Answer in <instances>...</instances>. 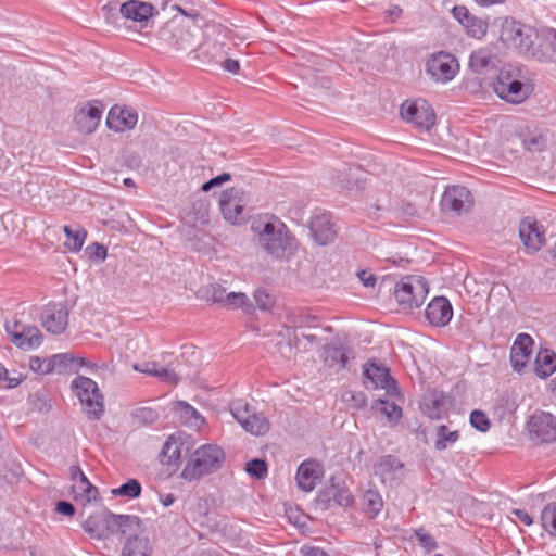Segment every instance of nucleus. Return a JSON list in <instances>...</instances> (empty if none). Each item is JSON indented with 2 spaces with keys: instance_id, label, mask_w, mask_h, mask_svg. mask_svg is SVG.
<instances>
[{
  "instance_id": "16",
  "label": "nucleus",
  "mask_w": 556,
  "mask_h": 556,
  "mask_svg": "<svg viewBox=\"0 0 556 556\" xmlns=\"http://www.w3.org/2000/svg\"><path fill=\"white\" fill-rule=\"evenodd\" d=\"M529 431L541 442H553L556 440V417L551 413L536 412L529 420Z\"/></svg>"
},
{
  "instance_id": "44",
  "label": "nucleus",
  "mask_w": 556,
  "mask_h": 556,
  "mask_svg": "<svg viewBox=\"0 0 556 556\" xmlns=\"http://www.w3.org/2000/svg\"><path fill=\"white\" fill-rule=\"evenodd\" d=\"M542 527L553 536H556V502L546 505L541 513Z\"/></svg>"
},
{
  "instance_id": "45",
  "label": "nucleus",
  "mask_w": 556,
  "mask_h": 556,
  "mask_svg": "<svg viewBox=\"0 0 556 556\" xmlns=\"http://www.w3.org/2000/svg\"><path fill=\"white\" fill-rule=\"evenodd\" d=\"M463 26L470 37L478 39L482 38L488 30V23L472 14L468 18V23H464Z\"/></svg>"
},
{
  "instance_id": "55",
  "label": "nucleus",
  "mask_w": 556,
  "mask_h": 556,
  "mask_svg": "<svg viewBox=\"0 0 556 556\" xmlns=\"http://www.w3.org/2000/svg\"><path fill=\"white\" fill-rule=\"evenodd\" d=\"M87 251L91 258L103 261L106 256V248L103 244L93 242L87 247Z\"/></svg>"
},
{
  "instance_id": "8",
  "label": "nucleus",
  "mask_w": 556,
  "mask_h": 556,
  "mask_svg": "<svg viewBox=\"0 0 556 556\" xmlns=\"http://www.w3.org/2000/svg\"><path fill=\"white\" fill-rule=\"evenodd\" d=\"M400 114L403 121L422 131H429L435 124V113L426 100L404 101Z\"/></svg>"
},
{
  "instance_id": "4",
  "label": "nucleus",
  "mask_w": 556,
  "mask_h": 556,
  "mask_svg": "<svg viewBox=\"0 0 556 556\" xmlns=\"http://www.w3.org/2000/svg\"><path fill=\"white\" fill-rule=\"evenodd\" d=\"M224 459L225 454L217 445H201L190 456V459L181 472V477L192 481L203 476L211 475L222 467Z\"/></svg>"
},
{
  "instance_id": "7",
  "label": "nucleus",
  "mask_w": 556,
  "mask_h": 556,
  "mask_svg": "<svg viewBox=\"0 0 556 556\" xmlns=\"http://www.w3.org/2000/svg\"><path fill=\"white\" fill-rule=\"evenodd\" d=\"M429 291L428 282L418 276H406L395 285L394 298L402 311L421 306Z\"/></svg>"
},
{
  "instance_id": "27",
  "label": "nucleus",
  "mask_w": 556,
  "mask_h": 556,
  "mask_svg": "<svg viewBox=\"0 0 556 556\" xmlns=\"http://www.w3.org/2000/svg\"><path fill=\"white\" fill-rule=\"evenodd\" d=\"M470 70L479 75H485L495 68V55L489 48H480L469 56Z\"/></svg>"
},
{
  "instance_id": "29",
  "label": "nucleus",
  "mask_w": 556,
  "mask_h": 556,
  "mask_svg": "<svg viewBox=\"0 0 556 556\" xmlns=\"http://www.w3.org/2000/svg\"><path fill=\"white\" fill-rule=\"evenodd\" d=\"M42 334L38 327L24 325L20 332H14L13 344L22 350H31L41 344Z\"/></svg>"
},
{
  "instance_id": "39",
  "label": "nucleus",
  "mask_w": 556,
  "mask_h": 556,
  "mask_svg": "<svg viewBox=\"0 0 556 556\" xmlns=\"http://www.w3.org/2000/svg\"><path fill=\"white\" fill-rule=\"evenodd\" d=\"M458 439V431H450L445 425H441L437 428V440L434 442V447L438 451H444L448 444L455 443Z\"/></svg>"
},
{
  "instance_id": "11",
  "label": "nucleus",
  "mask_w": 556,
  "mask_h": 556,
  "mask_svg": "<svg viewBox=\"0 0 556 556\" xmlns=\"http://www.w3.org/2000/svg\"><path fill=\"white\" fill-rule=\"evenodd\" d=\"M444 213L460 215L467 213L473 205L471 192L463 186L447 187L440 201Z\"/></svg>"
},
{
  "instance_id": "20",
  "label": "nucleus",
  "mask_w": 556,
  "mask_h": 556,
  "mask_svg": "<svg viewBox=\"0 0 556 556\" xmlns=\"http://www.w3.org/2000/svg\"><path fill=\"white\" fill-rule=\"evenodd\" d=\"M138 121L136 111L128 108L113 106L108 114L106 125L110 129L122 132L126 129H132Z\"/></svg>"
},
{
  "instance_id": "57",
  "label": "nucleus",
  "mask_w": 556,
  "mask_h": 556,
  "mask_svg": "<svg viewBox=\"0 0 556 556\" xmlns=\"http://www.w3.org/2000/svg\"><path fill=\"white\" fill-rule=\"evenodd\" d=\"M453 16L463 25L464 23H468V18L471 16V13L468 11L466 7L457 5L452 11Z\"/></svg>"
},
{
  "instance_id": "23",
  "label": "nucleus",
  "mask_w": 556,
  "mask_h": 556,
  "mask_svg": "<svg viewBox=\"0 0 556 556\" xmlns=\"http://www.w3.org/2000/svg\"><path fill=\"white\" fill-rule=\"evenodd\" d=\"M139 530L132 531L131 533L123 534L126 536V542L122 549V556H150L152 553V546L149 539L146 535L139 534Z\"/></svg>"
},
{
  "instance_id": "35",
  "label": "nucleus",
  "mask_w": 556,
  "mask_h": 556,
  "mask_svg": "<svg viewBox=\"0 0 556 556\" xmlns=\"http://www.w3.org/2000/svg\"><path fill=\"white\" fill-rule=\"evenodd\" d=\"M362 505L365 513L370 517H376L383 507L381 495L374 490H368L363 494Z\"/></svg>"
},
{
  "instance_id": "58",
  "label": "nucleus",
  "mask_w": 556,
  "mask_h": 556,
  "mask_svg": "<svg viewBox=\"0 0 556 556\" xmlns=\"http://www.w3.org/2000/svg\"><path fill=\"white\" fill-rule=\"evenodd\" d=\"M357 277L359 278V280L362 281V283L365 286V287H375L376 282H377V277L368 271V270H359L357 271Z\"/></svg>"
},
{
  "instance_id": "13",
  "label": "nucleus",
  "mask_w": 556,
  "mask_h": 556,
  "mask_svg": "<svg viewBox=\"0 0 556 556\" xmlns=\"http://www.w3.org/2000/svg\"><path fill=\"white\" fill-rule=\"evenodd\" d=\"M519 238L528 253H536L545 244V228L535 218L527 216L519 223Z\"/></svg>"
},
{
  "instance_id": "9",
  "label": "nucleus",
  "mask_w": 556,
  "mask_h": 556,
  "mask_svg": "<svg viewBox=\"0 0 556 556\" xmlns=\"http://www.w3.org/2000/svg\"><path fill=\"white\" fill-rule=\"evenodd\" d=\"M456 58L444 51L432 54L426 63L427 74L438 83L452 80L458 72Z\"/></svg>"
},
{
  "instance_id": "1",
  "label": "nucleus",
  "mask_w": 556,
  "mask_h": 556,
  "mask_svg": "<svg viewBox=\"0 0 556 556\" xmlns=\"http://www.w3.org/2000/svg\"><path fill=\"white\" fill-rule=\"evenodd\" d=\"M260 247L270 256L281 260L292 254L293 237L289 229L275 216L252 224Z\"/></svg>"
},
{
  "instance_id": "62",
  "label": "nucleus",
  "mask_w": 556,
  "mask_h": 556,
  "mask_svg": "<svg viewBox=\"0 0 556 556\" xmlns=\"http://www.w3.org/2000/svg\"><path fill=\"white\" fill-rule=\"evenodd\" d=\"M81 491L87 502L96 500L99 494L98 489L92 484L83 488Z\"/></svg>"
},
{
  "instance_id": "19",
  "label": "nucleus",
  "mask_w": 556,
  "mask_h": 556,
  "mask_svg": "<svg viewBox=\"0 0 556 556\" xmlns=\"http://www.w3.org/2000/svg\"><path fill=\"white\" fill-rule=\"evenodd\" d=\"M309 230L314 240L320 245H326L332 242L337 236L334 224L332 223L330 215L326 213L316 215L312 218Z\"/></svg>"
},
{
  "instance_id": "48",
  "label": "nucleus",
  "mask_w": 556,
  "mask_h": 556,
  "mask_svg": "<svg viewBox=\"0 0 556 556\" xmlns=\"http://www.w3.org/2000/svg\"><path fill=\"white\" fill-rule=\"evenodd\" d=\"M470 424L475 429L481 432H486L491 427V422L486 414L479 409L471 412Z\"/></svg>"
},
{
  "instance_id": "64",
  "label": "nucleus",
  "mask_w": 556,
  "mask_h": 556,
  "mask_svg": "<svg viewBox=\"0 0 556 556\" xmlns=\"http://www.w3.org/2000/svg\"><path fill=\"white\" fill-rule=\"evenodd\" d=\"M79 367H87L91 370H94L97 365L86 358L76 357L75 371H77Z\"/></svg>"
},
{
  "instance_id": "40",
  "label": "nucleus",
  "mask_w": 556,
  "mask_h": 556,
  "mask_svg": "<svg viewBox=\"0 0 556 556\" xmlns=\"http://www.w3.org/2000/svg\"><path fill=\"white\" fill-rule=\"evenodd\" d=\"M287 320L290 324V328L294 330L301 328H312L315 327L316 317L306 312H298L291 313L287 316Z\"/></svg>"
},
{
  "instance_id": "25",
  "label": "nucleus",
  "mask_w": 556,
  "mask_h": 556,
  "mask_svg": "<svg viewBox=\"0 0 556 556\" xmlns=\"http://www.w3.org/2000/svg\"><path fill=\"white\" fill-rule=\"evenodd\" d=\"M119 12L127 20L143 23L153 16L154 7L148 2L129 0L121 5Z\"/></svg>"
},
{
  "instance_id": "18",
  "label": "nucleus",
  "mask_w": 556,
  "mask_h": 556,
  "mask_svg": "<svg viewBox=\"0 0 556 556\" xmlns=\"http://www.w3.org/2000/svg\"><path fill=\"white\" fill-rule=\"evenodd\" d=\"M533 339L528 333H519L510 350V363L515 371L521 374L532 354Z\"/></svg>"
},
{
  "instance_id": "15",
  "label": "nucleus",
  "mask_w": 556,
  "mask_h": 556,
  "mask_svg": "<svg viewBox=\"0 0 556 556\" xmlns=\"http://www.w3.org/2000/svg\"><path fill=\"white\" fill-rule=\"evenodd\" d=\"M159 38L168 47L178 51L191 50L194 46L193 35L185 26L167 23L159 30Z\"/></svg>"
},
{
  "instance_id": "21",
  "label": "nucleus",
  "mask_w": 556,
  "mask_h": 556,
  "mask_svg": "<svg viewBox=\"0 0 556 556\" xmlns=\"http://www.w3.org/2000/svg\"><path fill=\"white\" fill-rule=\"evenodd\" d=\"M102 116V109L96 104H87L79 109L75 116L74 122L78 131L83 134L93 132L100 124Z\"/></svg>"
},
{
  "instance_id": "12",
  "label": "nucleus",
  "mask_w": 556,
  "mask_h": 556,
  "mask_svg": "<svg viewBox=\"0 0 556 556\" xmlns=\"http://www.w3.org/2000/svg\"><path fill=\"white\" fill-rule=\"evenodd\" d=\"M245 192L242 188L232 187L225 190L219 199V206L224 218L231 224H241Z\"/></svg>"
},
{
  "instance_id": "47",
  "label": "nucleus",
  "mask_w": 556,
  "mask_h": 556,
  "mask_svg": "<svg viewBox=\"0 0 556 556\" xmlns=\"http://www.w3.org/2000/svg\"><path fill=\"white\" fill-rule=\"evenodd\" d=\"M29 368L39 375H48L53 371L50 357L41 358L39 356H31L29 358Z\"/></svg>"
},
{
  "instance_id": "52",
  "label": "nucleus",
  "mask_w": 556,
  "mask_h": 556,
  "mask_svg": "<svg viewBox=\"0 0 556 556\" xmlns=\"http://www.w3.org/2000/svg\"><path fill=\"white\" fill-rule=\"evenodd\" d=\"M254 300L257 307L262 311L269 309L274 304L271 295L263 289H258L254 292Z\"/></svg>"
},
{
  "instance_id": "61",
  "label": "nucleus",
  "mask_w": 556,
  "mask_h": 556,
  "mask_svg": "<svg viewBox=\"0 0 556 556\" xmlns=\"http://www.w3.org/2000/svg\"><path fill=\"white\" fill-rule=\"evenodd\" d=\"M222 67L229 73L237 74L240 70V64L237 60L226 59L223 62Z\"/></svg>"
},
{
  "instance_id": "30",
  "label": "nucleus",
  "mask_w": 556,
  "mask_h": 556,
  "mask_svg": "<svg viewBox=\"0 0 556 556\" xmlns=\"http://www.w3.org/2000/svg\"><path fill=\"white\" fill-rule=\"evenodd\" d=\"M403 468V463L395 456H381L374 465V472L379 476L383 482L391 481L395 478L397 471Z\"/></svg>"
},
{
  "instance_id": "51",
  "label": "nucleus",
  "mask_w": 556,
  "mask_h": 556,
  "mask_svg": "<svg viewBox=\"0 0 556 556\" xmlns=\"http://www.w3.org/2000/svg\"><path fill=\"white\" fill-rule=\"evenodd\" d=\"M135 417L142 424H153L159 419V413L150 407H142L136 410Z\"/></svg>"
},
{
  "instance_id": "2",
  "label": "nucleus",
  "mask_w": 556,
  "mask_h": 556,
  "mask_svg": "<svg viewBox=\"0 0 556 556\" xmlns=\"http://www.w3.org/2000/svg\"><path fill=\"white\" fill-rule=\"evenodd\" d=\"M141 520L137 516L115 515L108 509L91 514L83 523L91 539L106 540L115 533L127 534L140 529Z\"/></svg>"
},
{
  "instance_id": "49",
  "label": "nucleus",
  "mask_w": 556,
  "mask_h": 556,
  "mask_svg": "<svg viewBox=\"0 0 556 556\" xmlns=\"http://www.w3.org/2000/svg\"><path fill=\"white\" fill-rule=\"evenodd\" d=\"M248 303H249V298L245 295V293L228 292V294L225 295V303L223 306L233 309V308L244 307Z\"/></svg>"
},
{
  "instance_id": "36",
  "label": "nucleus",
  "mask_w": 556,
  "mask_h": 556,
  "mask_svg": "<svg viewBox=\"0 0 556 556\" xmlns=\"http://www.w3.org/2000/svg\"><path fill=\"white\" fill-rule=\"evenodd\" d=\"M372 409L383 414L389 421L397 422L402 418V408L394 402L378 399L372 403Z\"/></svg>"
},
{
  "instance_id": "38",
  "label": "nucleus",
  "mask_w": 556,
  "mask_h": 556,
  "mask_svg": "<svg viewBox=\"0 0 556 556\" xmlns=\"http://www.w3.org/2000/svg\"><path fill=\"white\" fill-rule=\"evenodd\" d=\"M175 409L177 413H179L184 422L189 424L190 426L198 427L201 422H203V417L199 414V412L186 402H177Z\"/></svg>"
},
{
  "instance_id": "54",
  "label": "nucleus",
  "mask_w": 556,
  "mask_h": 556,
  "mask_svg": "<svg viewBox=\"0 0 556 556\" xmlns=\"http://www.w3.org/2000/svg\"><path fill=\"white\" fill-rule=\"evenodd\" d=\"M231 179V175L228 174V173H223L210 180H207L206 182H204L201 187V190L204 191V192H207L210 191L211 189L215 188V187H218V186H222L224 182H227Z\"/></svg>"
},
{
  "instance_id": "6",
  "label": "nucleus",
  "mask_w": 556,
  "mask_h": 556,
  "mask_svg": "<svg viewBox=\"0 0 556 556\" xmlns=\"http://www.w3.org/2000/svg\"><path fill=\"white\" fill-rule=\"evenodd\" d=\"M72 389L79 399L84 413L89 419L98 420L104 413L103 395L96 381L78 376L72 381Z\"/></svg>"
},
{
  "instance_id": "60",
  "label": "nucleus",
  "mask_w": 556,
  "mask_h": 556,
  "mask_svg": "<svg viewBox=\"0 0 556 556\" xmlns=\"http://www.w3.org/2000/svg\"><path fill=\"white\" fill-rule=\"evenodd\" d=\"M23 326H24V324H22V323H20L17 320L7 321L5 323V331L9 334L10 340H11L12 343H13L14 332H20L21 331V327H23Z\"/></svg>"
},
{
  "instance_id": "59",
  "label": "nucleus",
  "mask_w": 556,
  "mask_h": 556,
  "mask_svg": "<svg viewBox=\"0 0 556 556\" xmlns=\"http://www.w3.org/2000/svg\"><path fill=\"white\" fill-rule=\"evenodd\" d=\"M0 380L7 381L10 388H15L21 383L20 378H10L8 369L0 363Z\"/></svg>"
},
{
  "instance_id": "32",
  "label": "nucleus",
  "mask_w": 556,
  "mask_h": 556,
  "mask_svg": "<svg viewBox=\"0 0 556 556\" xmlns=\"http://www.w3.org/2000/svg\"><path fill=\"white\" fill-rule=\"evenodd\" d=\"M321 495L325 497V501H332L334 504L343 507H348L353 503V495L351 492L337 484L329 485Z\"/></svg>"
},
{
  "instance_id": "41",
  "label": "nucleus",
  "mask_w": 556,
  "mask_h": 556,
  "mask_svg": "<svg viewBox=\"0 0 556 556\" xmlns=\"http://www.w3.org/2000/svg\"><path fill=\"white\" fill-rule=\"evenodd\" d=\"M53 371L58 370L59 374L70 369L75 371L76 357L71 353H59L50 357Z\"/></svg>"
},
{
  "instance_id": "50",
  "label": "nucleus",
  "mask_w": 556,
  "mask_h": 556,
  "mask_svg": "<svg viewBox=\"0 0 556 556\" xmlns=\"http://www.w3.org/2000/svg\"><path fill=\"white\" fill-rule=\"evenodd\" d=\"M415 536L419 541L420 545L424 547L425 552L429 554L438 547V542L435 539L425 531V529L419 528L415 530Z\"/></svg>"
},
{
  "instance_id": "53",
  "label": "nucleus",
  "mask_w": 556,
  "mask_h": 556,
  "mask_svg": "<svg viewBox=\"0 0 556 556\" xmlns=\"http://www.w3.org/2000/svg\"><path fill=\"white\" fill-rule=\"evenodd\" d=\"M208 293H210V299L214 303L220 304L222 306L225 303V295L228 294L226 289L224 287H222L220 285H211Z\"/></svg>"
},
{
  "instance_id": "31",
  "label": "nucleus",
  "mask_w": 556,
  "mask_h": 556,
  "mask_svg": "<svg viewBox=\"0 0 556 556\" xmlns=\"http://www.w3.org/2000/svg\"><path fill=\"white\" fill-rule=\"evenodd\" d=\"M556 370V354L548 349L538 352L534 363V372L538 377L545 379Z\"/></svg>"
},
{
  "instance_id": "10",
  "label": "nucleus",
  "mask_w": 556,
  "mask_h": 556,
  "mask_svg": "<svg viewBox=\"0 0 556 556\" xmlns=\"http://www.w3.org/2000/svg\"><path fill=\"white\" fill-rule=\"evenodd\" d=\"M364 386L366 389H383L386 395L395 397L400 395L396 381L391 377L389 369L375 363H368L363 369Z\"/></svg>"
},
{
  "instance_id": "22",
  "label": "nucleus",
  "mask_w": 556,
  "mask_h": 556,
  "mask_svg": "<svg viewBox=\"0 0 556 556\" xmlns=\"http://www.w3.org/2000/svg\"><path fill=\"white\" fill-rule=\"evenodd\" d=\"M321 476L319 465L314 460L301 463L296 470V484L304 492H311L315 489L317 480Z\"/></svg>"
},
{
  "instance_id": "33",
  "label": "nucleus",
  "mask_w": 556,
  "mask_h": 556,
  "mask_svg": "<svg viewBox=\"0 0 556 556\" xmlns=\"http://www.w3.org/2000/svg\"><path fill=\"white\" fill-rule=\"evenodd\" d=\"M184 443L167 440L160 454V460L167 466H177L180 463Z\"/></svg>"
},
{
  "instance_id": "28",
  "label": "nucleus",
  "mask_w": 556,
  "mask_h": 556,
  "mask_svg": "<svg viewBox=\"0 0 556 556\" xmlns=\"http://www.w3.org/2000/svg\"><path fill=\"white\" fill-rule=\"evenodd\" d=\"M134 369L136 371L156 377L161 381L177 384L180 377L174 369L162 367L156 362H144L142 364H135Z\"/></svg>"
},
{
  "instance_id": "14",
  "label": "nucleus",
  "mask_w": 556,
  "mask_h": 556,
  "mask_svg": "<svg viewBox=\"0 0 556 556\" xmlns=\"http://www.w3.org/2000/svg\"><path fill=\"white\" fill-rule=\"evenodd\" d=\"M41 326L52 334H61L68 325V309L63 303H49L40 314Z\"/></svg>"
},
{
  "instance_id": "24",
  "label": "nucleus",
  "mask_w": 556,
  "mask_h": 556,
  "mask_svg": "<svg viewBox=\"0 0 556 556\" xmlns=\"http://www.w3.org/2000/svg\"><path fill=\"white\" fill-rule=\"evenodd\" d=\"M352 353V350L343 344H326L323 352L324 363L329 368L343 369Z\"/></svg>"
},
{
  "instance_id": "42",
  "label": "nucleus",
  "mask_w": 556,
  "mask_h": 556,
  "mask_svg": "<svg viewBox=\"0 0 556 556\" xmlns=\"http://www.w3.org/2000/svg\"><path fill=\"white\" fill-rule=\"evenodd\" d=\"M141 491H142V488H141L140 482L136 479H129L125 483H123L121 486L113 489L112 493L115 496L136 498V497L140 496Z\"/></svg>"
},
{
  "instance_id": "56",
  "label": "nucleus",
  "mask_w": 556,
  "mask_h": 556,
  "mask_svg": "<svg viewBox=\"0 0 556 556\" xmlns=\"http://www.w3.org/2000/svg\"><path fill=\"white\" fill-rule=\"evenodd\" d=\"M55 511L66 517H73L75 515V506L67 501H59L55 504Z\"/></svg>"
},
{
  "instance_id": "26",
  "label": "nucleus",
  "mask_w": 556,
  "mask_h": 556,
  "mask_svg": "<svg viewBox=\"0 0 556 556\" xmlns=\"http://www.w3.org/2000/svg\"><path fill=\"white\" fill-rule=\"evenodd\" d=\"M534 59L541 62H556V30L542 28Z\"/></svg>"
},
{
  "instance_id": "37",
  "label": "nucleus",
  "mask_w": 556,
  "mask_h": 556,
  "mask_svg": "<svg viewBox=\"0 0 556 556\" xmlns=\"http://www.w3.org/2000/svg\"><path fill=\"white\" fill-rule=\"evenodd\" d=\"M63 231L65 236L72 240L66 243V247L73 252H78L85 243L87 231L84 228H73L68 225L63 227Z\"/></svg>"
},
{
  "instance_id": "63",
  "label": "nucleus",
  "mask_w": 556,
  "mask_h": 556,
  "mask_svg": "<svg viewBox=\"0 0 556 556\" xmlns=\"http://www.w3.org/2000/svg\"><path fill=\"white\" fill-rule=\"evenodd\" d=\"M514 515L526 526H531L533 523V518L522 509H515Z\"/></svg>"
},
{
  "instance_id": "17",
  "label": "nucleus",
  "mask_w": 556,
  "mask_h": 556,
  "mask_svg": "<svg viewBox=\"0 0 556 556\" xmlns=\"http://www.w3.org/2000/svg\"><path fill=\"white\" fill-rule=\"evenodd\" d=\"M425 317L433 327L446 326L453 317V307L445 296H435L427 305Z\"/></svg>"
},
{
  "instance_id": "46",
  "label": "nucleus",
  "mask_w": 556,
  "mask_h": 556,
  "mask_svg": "<svg viewBox=\"0 0 556 556\" xmlns=\"http://www.w3.org/2000/svg\"><path fill=\"white\" fill-rule=\"evenodd\" d=\"M245 471L252 478L262 480L268 475V466L264 459L254 458L245 464Z\"/></svg>"
},
{
  "instance_id": "34",
  "label": "nucleus",
  "mask_w": 556,
  "mask_h": 556,
  "mask_svg": "<svg viewBox=\"0 0 556 556\" xmlns=\"http://www.w3.org/2000/svg\"><path fill=\"white\" fill-rule=\"evenodd\" d=\"M242 428L253 435H264L269 431V421L263 414L254 410Z\"/></svg>"
},
{
  "instance_id": "5",
  "label": "nucleus",
  "mask_w": 556,
  "mask_h": 556,
  "mask_svg": "<svg viewBox=\"0 0 556 556\" xmlns=\"http://www.w3.org/2000/svg\"><path fill=\"white\" fill-rule=\"evenodd\" d=\"M493 89L502 100L513 104L523 102L531 92L530 86L523 81L521 70L513 65L500 70Z\"/></svg>"
},
{
  "instance_id": "43",
  "label": "nucleus",
  "mask_w": 556,
  "mask_h": 556,
  "mask_svg": "<svg viewBox=\"0 0 556 556\" xmlns=\"http://www.w3.org/2000/svg\"><path fill=\"white\" fill-rule=\"evenodd\" d=\"M230 410L233 418L243 427L245 420H249L251 414L255 410V408L249 405L243 400H237L231 403Z\"/></svg>"
},
{
  "instance_id": "3",
  "label": "nucleus",
  "mask_w": 556,
  "mask_h": 556,
  "mask_svg": "<svg viewBox=\"0 0 556 556\" xmlns=\"http://www.w3.org/2000/svg\"><path fill=\"white\" fill-rule=\"evenodd\" d=\"M541 29L538 30L529 25L521 24L515 20L505 18L501 26L500 39L510 49L534 59L538 50Z\"/></svg>"
}]
</instances>
